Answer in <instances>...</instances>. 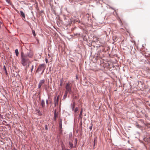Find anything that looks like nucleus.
I'll return each instance as SVG.
<instances>
[{"label": "nucleus", "mask_w": 150, "mask_h": 150, "mask_svg": "<svg viewBox=\"0 0 150 150\" xmlns=\"http://www.w3.org/2000/svg\"><path fill=\"white\" fill-rule=\"evenodd\" d=\"M21 63L23 66H25L30 62L25 55L22 52L21 54Z\"/></svg>", "instance_id": "1"}, {"label": "nucleus", "mask_w": 150, "mask_h": 150, "mask_svg": "<svg viewBox=\"0 0 150 150\" xmlns=\"http://www.w3.org/2000/svg\"><path fill=\"white\" fill-rule=\"evenodd\" d=\"M72 85L71 83H67L65 86V91L69 93L70 94H71L73 92L71 90Z\"/></svg>", "instance_id": "2"}, {"label": "nucleus", "mask_w": 150, "mask_h": 150, "mask_svg": "<svg viewBox=\"0 0 150 150\" xmlns=\"http://www.w3.org/2000/svg\"><path fill=\"white\" fill-rule=\"evenodd\" d=\"M45 64H41L38 66L36 72H38L42 71V74L44 72V70L45 69Z\"/></svg>", "instance_id": "3"}, {"label": "nucleus", "mask_w": 150, "mask_h": 150, "mask_svg": "<svg viewBox=\"0 0 150 150\" xmlns=\"http://www.w3.org/2000/svg\"><path fill=\"white\" fill-rule=\"evenodd\" d=\"M45 82V80L44 79H43L42 80H41L40 81L39 83L38 84V88H41L43 84H44Z\"/></svg>", "instance_id": "4"}, {"label": "nucleus", "mask_w": 150, "mask_h": 150, "mask_svg": "<svg viewBox=\"0 0 150 150\" xmlns=\"http://www.w3.org/2000/svg\"><path fill=\"white\" fill-rule=\"evenodd\" d=\"M27 57H28L30 58H32L33 55V53L32 52H29L26 55Z\"/></svg>", "instance_id": "5"}, {"label": "nucleus", "mask_w": 150, "mask_h": 150, "mask_svg": "<svg viewBox=\"0 0 150 150\" xmlns=\"http://www.w3.org/2000/svg\"><path fill=\"white\" fill-rule=\"evenodd\" d=\"M59 97H60V96L58 95V96L57 97L56 100V99H55L56 97L55 98V104H56V103H57V104H58V101H59Z\"/></svg>", "instance_id": "6"}, {"label": "nucleus", "mask_w": 150, "mask_h": 150, "mask_svg": "<svg viewBox=\"0 0 150 150\" xmlns=\"http://www.w3.org/2000/svg\"><path fill=\"white\" fill-rule=\"evenodd\" d=\"M57 117V114L56 113V111L55 110L54 113V120H55Z\"/></svg>", "instance_id": "7"}, {"label": "nucleus", "mask_w": 150, "mask_h": 150, "mask_svg": "<svg viewBox=\"0 0 150 150\" xmlns=\"http://www.w3.org/2000/svg\"><path fill=\"white\" fill-rule=\"evenodd\" d=\"M41 105L43 108H44L45 106V101L44 100H41Z\"/></svg>", "instance_id": "8"}, {"label": "nucleus", "mask_w": 150, "mask_h": 150, "mask_svg": "<svg viewBox=\"0 0 150 150\" xmlns=\"http://www.w3.org/2000/svg\"><path fill=\"white\" fill-rule=\"evenodd\" d=\"M21 14V16L23 17L24 18H25V15L24 13L22 11H20Z\"/></svg>", "instance_id": "9"}, {"label": "nucleus", "mask_w": 150, "mask_h": 150, "mask_svg": "<svg viewBox=\"0 0 150 150\" xmlns=\"http://www.w3.org/2000/svg\"><path fill=\"white\" fill-rule=\"evenodd\" d=\"M68 93L65 91V94L63 96V98L64 99H65L67 98V94Z\"/></svg>", "instance_id": "10"}, {"label": "nucleus", "mask_w": 150, "mask_h": 150, "mask_svg": "<svg viewBox=\"0 0 150 150\" xmlns=\"http://www.w3.org/2000/svg\"><path fill=\"white\" fill-rule=\"evenodd\" d=\"M15 52L16 53V54L17 56H18L19 54V53H18V51L17 49H16L15 50Z\"/></svg>", "instance_id": "11"}, {"label": "nucleus", "mask_w": 150, "mask_h": 150, "mask_svg": "<svg viewBox=\"0 0 150 150\" xmlns=\"http://www.w3.org/2000/svg\"><path fill=\"white\" fill-rule=\"evenodd\" d=\"M62 119H60V121L59 122V127L61 128H62Z\"/></svg>", "instance_id": "12"}, {"label": "nucleus", "mask_w": 150, "mask_h": 150, "mask_svg": "<svg viewBox=\"0 0 150 150\" xmlns=\"http://www.w3.org/2000/svg\"><path fill=\"white\" fill-rule=\"evenodd\" d=\"M69 144L70 146V148L71 149L73 148V144L72 143L69 142Z\"/></svg>", "instance_id": "13"}, {"label": "nucleus", "mask_w": 150, "mask_h": 150, "mask_svg": "<svg viewBox=\"0 0 150 150\" xmlns=\"http://www.w3.org/2000/svg\"><path fill=\"white\" fill-rule=\"evenodd\" d=\"M93 38L96 39L97 41H98V38H97V36L96 35H94L93 37Z\"/></svg>", "instance_id": "14"}, {"label": "nucleus", "mask_w": 150, "mask_h": 150, "mask_svg": "<svg viewBox=\"0 0 150 150\" xmlns=\"http://www.w3.org/2000/svg\"><path fill=\"white\" fill-rule=\"evenodd\" d=\"M82 109H81V111L80 114H79V117L81 118H82V117H81V116L82 115Z\"/></svg>", "instance_id": "15"}, {"label": "nucleus", "mask_w": 150, "mask_h": 150, "mask_svg": "<svg viewBox=\"0 0 150 150\" xmlns=\"http://www.w3.org/2000/svg\"><path fill=\"white\" fill-rule=\"evenodd\" d=\"M75 104L74 102H73V105H72V109L73 110L74 109V107L75 106Z\"/></svg>", "instance_id": "16"}, {"label": "nucleus", "mask_w": 150, "mask_h": 150, "mask_svg": "<svg viewBox=\"0 0 150 150\" xmlns=\"http://www.w3.org/2000/svg\"><path fill=\"white\" fill-rule=\"evenodd\" d=\"M78 110V107H76L75 108V110H74V112H76Z\"/></svg>", "instance_id": "17"}, {"label": "nucleus", "mask_w": 150, "mask_h": 150, "mask_svg": "<svg viewBox=\"0 0 150 150\" xmlns=\"http://www.w3.org/2000/svg\"><path fill=\"white\" fill-rule=\"evenodd\" d=\"M32 33H33V35L34 36H35V31L34 30H32Z\"/></svg>", "instance_id": "18"}, {"label": "nucleus", "mask_w": 150, "mask_h": 150, "mask_svg": "<svg viewBox=\"0 0 150 150\" xmlns=\"http://www.w3.org/2000/svg\"><path fill=\"white\" fill-rule=\"evenodd\" d=\"M45 129L46 130H47L48 129H47V125H45Z\"/></svg>", "instance_id": "19"}, {"label": "nucleus", "mask_w": 150, "mask_h": 150, "mask_svg": "<svg viewBox=\"0 0 150 150\" xmlns=\"http://www.w3.org/2000/svg\"><path fill=\"white\" fill-rule=\"evenodd\" d=\"M33 67H34V66L33 65H32V68H31V72H32V71H33Z\"/></svg>", "instance_id": "20"}, {"label": "nucleus", "mask_w": 150, "mask_h": 150, "mask_svg": "<svg viewBox=\"0 0 150 150\" xmlns=\"http://www.w3.org/2000/svg\"><path fill=\"white\" fill-rule=\"evenodd\" d=\"M77 141H78L77 139H76V138L75 139V142L76 143H77Z\"/></svg>", "instance_id": "21"}, {"label": "nucleus", "mask_w": 150, "mask_h": 150, "mask_svg": "<svg viewBox=\"0 0 150 150\" xmlns=\"http://www.w3.org/2000/svg\"><path fill=\"white\" fill-rule=\"evenodd\" d=\"M77 143H75L74 146H73V147L74 148H76V146Z\"/></svg>", "instance_id": "22"}, {"label": "nucleus", "mask_w": 150, "mask_h": 150, "mask_svg": "<svg viewBox=\"0 0 150 150\" xmlns=\"http://www.w3.org/2000/svg\"><path fill=\"white\" fill-rule=\"evenodd\" d=\"M6 1L8 3H10V0H6Z\"/></svg>", "instance_id": "23"}, {"label": "nucleus", "mask_w": 150, "mask_h": 150, "mask_svg": "<svg viewBox=\"0 0 150 150\" xmlns=\"http://www.w3.org/2000/svg\"><path fill=\"white\" fill-rule=\"evenodd\" d=\"M62 80L61 81V83H60V86H62Z\"/></svg>", "instance_id": "24"}, {"label": "nucleus", "mask_w": 150, "mask_h": 150, "mask_svg": "<svg viewBox=\"0 0 150 150\" xmlns=\"http://www.w3.org/2000/svg\"><path fill=\"white\" fill-rule=\"evenodd\" d=\"M46 104L47 105L48 104V100H46Z\"/></svg>", "instance_id": "25"}, {"label": "nucleus", "mask_w": 150, "mask_h": 150, "mask_svg": "<svg viewBox=\"0 0 150 150\" xmlns=\"http://www.w3.org/2000/svg\"><path fill=\"white\" fill-rule=\"evenodd\" d=\"M150 125V124L149 123H147L146 124V126H148V125Z\"/></svg>", "instance_id": "26"}, {"label": "nucleus", "mask_w": 150, "mask_h": 150, "mask_svg": "<svg viewBox=\"0 0 150 150\" xmlns=\"http://www.w3.org/2000/svg\"><path fill=\"white\" fill-rule=\"evenodd\" d=\"M71 136H72V134H70L69 135V137H71Z\"/></svg>", "instance_id": "27"}, {"label": "nucleus", "mask_w": 150, "mask_h": 150, "mask_svg": "<svg viewBox=\"0 0 150 150\" xmlns=\"http://www.w3.org/2000/svg\"><path fill=\"white\" fill-rule=\"evenodd\" d=\"M64 150H70L68 149H65Z\"/></svg>", "instance_id": "28"}, {"label": "nucleus", "mask_w": 150, "mask_h": 150, "mask_svg": "<svg viewBox=\"0 0 150 150\" xmlns=\"http://www.w3.org/2000/svg\"><path fill=\"white\" fill-rule=\"evenodd\" d=\"M46 62L47 63V59L46 60Z\"/></svg>", "instance_id": "29"}, {"label": "nucleus", "mask_w": 150, "mask_h": 150, "mask_svg": "<svg viewBox=\"0 0 150 150\" xmlns=\"http://www.w3.org/2000/svg\"><path fill=\"white\" fill-rule=\"evenodd\" d=\"M92 127H90V129H92Z\"/></svg>", "instance_id": "30"}, {"label": "nucleus", "mask_w": 150, "mask_h": 150, "mask_svg": "<svg viewBox=\"0 0 150 150\" xmlns=\"http://www.w3.org/2000/svg\"><path fill=\"white\" fill-rule=\"evenodd\" d=\"M128 150H131V149H129Z\"/></svg>", "instance_id": "31"}, {"label": "nucleus", "mask_w": 150, "mask_h": 150, "mask_svg": "<svg viewBox=\"0 0 150 150\" xmlns=\"http://www.w3.org/2000/svg\"><path fill=\"white\" fill-rule=\"evenodd\" d=\"M4 67H5V70H6V69H5V66H4Z\"/></svg>", "instance_id": "32"}, {"label": "nucleus", "mask_w": 150, "mask_h": 150, "mask_svg": "<svg viewBox=\"0 0 150 150\" xmlns=\"http://www.w3.org/2000/svg\"><path fill=\"white\" fill-rule=\"evenodd\" d=\"M137 126H138V127H139V125H137Z\"/></svg>", "instance_id": "33"}, {"label": "nucleus", "mask_w": 150, "mask_h": 150, "mask_svg": "<svg viewBox=\"0 0 150 150\" xmlns=\"http://www.w3.org/2000/svg\"><path fill=\"white\" fill-rule=\"evenodd\" d=\"M62 150H63V149H62Z\"/></svg>", "instance_id": "34"}]
</instances>
